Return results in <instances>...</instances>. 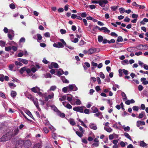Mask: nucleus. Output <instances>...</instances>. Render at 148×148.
Segmentation results:
<instances>
[{"label":"nucleus","mask_w":148,"mask_h":148,"mask_svg":"<svg viewBox=\"0 0 148 148\" xmlns=\"http://www.w3.org/2000/svg\"><path fill=\"white\" fill-rule=\"evenodd\" d=\"M33 101L36 107L38 106H39L38 101L37 99H33Z\"/></svg>","instance_id":"4be33fe9"},{"label":"nucleus","mask_w":148,"mask_h":148,"mask_svg":"<svg viewBox=\"0 0 148 148\" xmlns=\"http://www.w3.org/2000/svg\"><path fill=\"white\" fill-rule=\"evenodd\" d=\"M41 147V145L40 143L36 144L34 146V148H40Z\"/></svg>","instance_id":"393cba45"},{"label":"nucleus","mask_w":148,"mask_h":148,"mask_svg":"<svg viewBox=\"0 0 148 148\" xmlns=\"http://www.w3.org/2000/svg\"><path fill=\"white\" fill-rule=\"evenodd\" d=\"M146 78L145 77L141 78L140 81L142 82V84L143 85H146L148 84V81L146 80Z\"/></svg>","instance_id":"9b49d317"},{"label":"nucleus","mask_w":148,"mask_h":148,"mask_svg":"<svg viewBox=\"0 0 148 148\" xmlns=\"http://www.w3.org/2000/svg\"><path fill=\"white\" fill-rule=\"evenodd\" d=\"M100 77L102 79H104L105 78V75L103 73L101 72L100 73Z\"/></svg>","instance_id":"49530a36"},{"label":"nucleus","mask_w":148,"mask_h":148,"mask_svg":"<svg viewBox=\"0 0 148 148\" xmlns=\"http://www.w3.org/2000/svg\"><path fill=\"white\" fill-rule=\"evenodd\" d=\"M145 125V122L144 121H138L137 122V126L139 127L140 125Z\"/></svg>","instance_id":"9d476101"},{"label":"nucleus","mask_w":148,"mask_h":148,"mask_svg":"<svg viewBox=\"0 0 148 148\" xmlns=\"http://www.w3.org/2000/svg\"><path fill=\"white\" fill-rule=\"evenodd\" d=\"M74 130L75 132V133L79 137H82V136H83V134L84 133H82V132H79L78 131H76L75 129H74Z\"/></svg>","instance_id":"ddd939ff"},{"label":"nucleus","mask_w":148,"mask_h":148,"mask_svg":"<svg viewBox=\"0 0 148 148\" xmlns=\"http://www.w3.org/2000/svg\"><path fill=\"white\" fill-rule=\"evenodd\" d=\"M23 144V140H19L15 145L16 148H22Z\"/></svg>","instance_id":"7ed1b4c3"},{"label":"nucleus","mask_w":148,"mask_h":148,"mask_svg":"<svg viewBox=\"0 0 148 148\" xmlns=\"http://www.w3.org/2000/svg\"><path fill=\"white\" fill-rule=\"evenodd\" d=\"M94 125L93 123H91L89 125V127L91 129L95 130L97 129V127L95 125L94 126Z\"/></svg>","instance_id":"dca6fc26"},{"label":"nucleus","mask_w":148,"mask_h":148,"mask_svg":"<svg viewBox=\"0 0 148 148\" xmlns=\"http://www.w3.org/2000/svg\"><path fill=\"white\" fill-rule=\"evenodd\" d=\"M22 62L24 64H27L28 63V61L26 60L23 59Z\"/></svg>","instance_id":"774afa93"},{"label":"nucleus","mask_w":148,"mask_h":148,"mask_svg":"<svg viewBox=\"0 0 148 148\" xmlns=\"http://www.w3.org/2000/svg\"><path fill=\"white\" fill-rule=\"evenodd\" d=\"M124 135L127 138H128L129 140H132L131 138V136L129 135L126 132H125L124 134Z\"/></svg>","instance_id":"5701e85b"},{"label":"nucleus","mask_w":148,"mask_h":148,"mask_svg":"<svg viewBox=\"0 0 148 148\" xmlns=\"http://www.w3.org/2000/svg\"><path fill=\"white\" fill-rule=\"evenodd\" d=\"M61 78V79L63 83H68L69 82V81L66 79L64 76H62Z\"/></svg>","instance_id":"2eb2a0df"},{"label":"nucleus","mask_w":148,"mask_h":148,"mask_svg":"<svg viewBox=\"0 0 148 148\" xmlns=\"http://www.w3.org/2000/svg\"><path fill=\"white\" fill-rule=\"evenodd\" d=\"M66 107L69 109H71L72 108V106L69 103L67 104Z\"/></svg>","instance_id":"3c124183"},{"label":"nucleus","mask_w":148,"mask_h":148,"mask_svg":"<svg viewBox=\"0 0 148 148\" xmlns=\"http://www.w3.org/2000/svg\"><path fill=\"white\" fill-rule=\"evenodd\" d=\"M147 145V144L143 141H140V146L141 147H144Z\"/></svg>","instance_id":"b1692460"},{"label":"nucleus","mask_w":148,"mask_h":148,"mask_svg":"<svg viewBox=\"0 0 148 148\" xmlns=\"http://www.w3.org/2000/svg\"><path fill=\"white\" fill-rule=\"evenodd\" d=\"M62 71L61 72L60 71H58L57 73V75L58 76H60L64 74V72L62 70H61Z\"/></svg>","instance_id":"e433bc0d"},{"label":"nucleus","mask_w":148,"mask_h":148,"mask_svg":"<svg viewBox=\"0 0 148 148\" xmlns=\"http://www.w3.org/2000/svg\"><path fill=\"white\" fill-rule=\"evenodd\" d=\"M26 68L25 67H24L21 68L19 71L20 73L21 74H23L24 72L26 71Z\"/></svg>","instance_id":"a878e982"},{"label":"nucleus","mask_w":148,"mask_h":148,"mask_svg":"<svg viewBox=\"0 0 148 148\" xmlns=\"http://www.w3.org/2000/svg\"><path fill=\"white\" fill-rule=\"evenodd\" d=\"M84 108L86 107L85 106H78L73 108V109L75 111L83 113L84 112Z\"/></svg>","instance_id":"f03ea898"},{"label":"nucleus","mask_w":148,"mask_h":148,"mask_svg":"<svg viewBox=\"0 0 148 148\" xmlns=\"http://www.w3.org/2000/svg\"><path fill=\"white\" fill-rule=\"evenodd\" d=\"M79 121L81 123V125L86 128H87V126L80 119L79 120Z\"/></svg>","instance_id":"7c9ffc66"},{"label":"nucleus","mask_w":148,"mask_h":148,"mask_svg":"<svg viewBox=\"0 0 148 148\" xmlns=\"http://www.w3.org/2000/svg\"><path fill=\"white\" fill-rule=\"evenodd\" d=\"M56 88V86H52L50 88V90L54 91Z\"/></svg>","instance_id":"864d4df0"},{"label":"nucleus","mask_w":148,"mask_h":148,"mask_svg":"<svg viewBox=\"0 0 148 148\" xmlns=\"http://www.w3.org/2000/svg\"><path fill=\"white\" fill-rule=\"evenodd\" d=\"M121 95L122 97H125V98H123V100H126L127 99V97H126V95L123 92H122Z\"/></svg>","instance_id":"c03bdc74"},{"label":"nucleus","mask_w":148,"mask_h":148,"mask_svg":"<svg viewBox=\"0 0 148 148\" xmlns=\"http://www.w3.org/2000/svg\"><path fill=\"white\" fill-rule=\"evenodd\" d=\"M132 108L133 110L138 111L139 109V108L137 106H133Z\"/></svg>","instance_id":"ea45409f"},{"label":"nucleus","mask_w":148,"mask_h":148,"mask_svg":"<svg viewBox=\"0 0 148 148\" xmlns=\"http://www.w3.org/2000/svg\"><path fill=\"white\" fill-rule=\"evenodd\" d=\"M98 41L99 42H101L103 40V37L101 36H99L98 37Z\"/></svg>","instance_id":"bb28decb"},{"label":"nucleus","mask_w":148,"mask_h":148,"mask_svg":"<svg viewBox=\"0 0 148 148\" xmlns=\"http://www.w3.org/2000/svg\"><path fill=\"white\" fill-rule=\"evenodd\" d=\"M58 48H60V47L63 48L64 47V45H63L62 44L61 42H58Z\"/></svg>","instance_id":"79ce46f5"},{"label":"nucleus","mask_w":148,"mask_h":148,"mask_svg":"<svg viewBox=\"0 0 148 148\" xmlns=\"http://www.w3.org/2000/svg\"><path fill=\"white\" fill-rule=\"evenodd\" d=\"M45 36L46 37H49L50 36V34L49 32H47L44 34Z\"/></svg>","instance_id":"4d7b16f0"},{"label":"nucleus","mask_w":148,"mask_h":148,"mask_svg":"<svg viewBox=\"0 0 148 148\" xmlns=\"http://www.w3.org/2000/svg\"><path fill=\"white\" fill-rule=\"evenodd\" d=\"M57 111L56 112L57 114L60 117L64 118L65 117V115L64 113H61V112L59 111L58 109L56 108Z\"/></svg>","instance_id":"0eeeda50"},{"label":"nucleus","mask_w":148,"mask_h":148,"mask_svg":"<svg viewBox=\"0 0 148 148\" xmlns=\"http://www.w3.org/2000/svg\"><path fill=\"white\" fill-rule=\"evenodd\" d=\"M69 123L70 124L73 126L75 124V123L73 119H71Z\"/></svg>","instance_id":"cd10ccee"},{"label":"nucleus","mask_w":148,"mask_h":148,"mask_svg":"<svg viewBox=\"0 0 148 148\" xmlns=\"http://www.w3.org/2000/svg\"><path fill=\"white\" fill-rule=\"evenodd\" d=\"M103 30V32L104 33L108 32V33H109L110 32V30L108 29H107V28L106 27H104Z\"/></svg>","instance_id":"f704fd0d"},{"label":"nucleus","mask_w":148,"mask_h":148,"mask_svg":"<svg viewBox=\"0 0 148 148\" xmlns=\"http://www.w3.org/2000/svg\"><path fill=\"white\" fill-rule=\"evenodd\" d=\"M100 115H102V113L101 112H99L94 114V116L97 117H98Z\"/></svg>","instance_id":"6e6d98bb"},{"label":"nucleus","mask_w":148,"mask_h":148,"mask_svg":"<svg viewBox=\"0 0 148 148\" xmlns=\"http://www.w3.org/2000/svg\"><path fill=\"white\" fill-rule=\"evenodd\" d=\"M27 97L31 100H33V99H34L32 95H28L27 96Z\"/></svg>","instance_id":"bf43d9fd"},{"label":"nucleus","mask_w":148,"mask_h":148,"mask_svg":"<svg viewBox=\"0 0 148 148\" xmlns=\"http://www.w3.org/2000/svg\"><path fill=\"white\" fill-rule=\"evenodd\" d=\"M5 51H9L11 49L12 47L10 46L7 47H5Z\"/></svg>","instance_id":"37998d69"},{"label":"nucleus","mask_w":148,"mask_h":148,"mask_svg":"<svg viewBox=\"0 0 148 148\" xmlns=\"http://www.w3.org/2000/svg\"><path fill=\"white\" fill-rule=\"evenodd\" d=\"M119 10L120 13H123L125 12V9L123 8H121L119 9Z\"/></svg>","instance_id":"c9c22d12"},{"label":"nucleus","mask_w":148,"mask_h":148,"mask_svg":"<svg viewBox=\"0 0 148 148\" xmlns=\"http://www.w3.org/2000/svg\"><path fill=\"white\" fill-rule=\"evenodd\" d=\"M123 39L121 36H119L117 38V41L118 42H122L123 41Z\"/></svg>","instance_id":"4c0bfd02"},{"label":"nucleus","mask_w":148,"mask_h":148,"mask_svg":"<svg viewBox=\"0 0 148 148\" xmlns=\"http://www.w3.org/2000/svg\"><path fill=\"white\" fill-rule=\"evenodd\" d=\"M123 70H122L121 69H119V76L120 77H121L123 75V72H122Z\"/></svg>","instance_id":"8fccbe9b"},{"label":"nucleus","mask_w":148,"mask_h":148,"mask_svg":"<svg viewBox=\"0 0 148 148\" xmlns=\"http://www.w3.org/2000/svg\"><path fill=\"white\" fill-rule=\"evenodd\" d=\"M25 38L24 37H22L19 40L20 42H25Z\"/></svg>","instance_id":"052dcab7"},{"label":"nucleus","mask_w":148,"mask_h":148,"mask_svg":"<svg viewBox=\"0 0 148 148\" xmlns=\"http://www.w3.org/2000/svg\"><path fill=\"white\" fill-rule=\"evenodd\" d=\"M137 49L140 50H145V49L143 48V45L140 44L137 46L136 47Z\"/></svg>","instance_id":"f8f14e48"},{"label":"nucleus","mask_w":148,"mask_h":148,"mask_svg":"<svg viewBox=\"0 0 148 148\" xmlns=\"http://www.w3.org/2000/svg\"><path fill=\"white\" fill-rule=\"evenodd\" d=\"M52 64H53V67L54 68L58 69L59 68V65L57 63L54 62H52Z\"/></svg>","instance_id":"c85d7f7f"},{"label":"nucleus","mask_w":148,"mask_h":148,"mask_svg":"<svg viewBox=\"0 0 148 148\" xmlns=\"http://www.w3.org/2000/svg\"><path fill=\"white\" fill-rule=\"evenodd\" d=\"M66 95L63 96L61 98H60L59 99L60 101H62L63 100H65L66 99Z\"/></svg>","instance_id":"473e14b6"},{"label":"nucleus","mask_w":148,"mask_h":148,"mask_svg":"<svg viewBox=\"0 0 148 148\" xmlns=\"http://www.w3.org/2000/svg\"><path fill=\"white\" fill-rule=\"evenodd\" d=\"M17 95L16 92L14 91H12L11 92V95L12 97L14 98L16 97Z\"/></svg>","instance_id":"f3484780"},{"label":"nucleus","mask_w":148,"mask_h":148,"mask_svg":"<svg viewBox=\"0 0 148 148\" xmlns=\"http://www.w3.org/2000/svg\"><path fill=\"white\" fill-rule=\"evenodd\" d=\"M104 129L108 132H111L112 130V129L109 127H105Z\"/></svg>","instance_id":"a211bd4d"},{"label":"nucleus","mask_w":148,"mask_h":148,"mask_svg":"<svg viewBox=\"0 0 148 148\" xmlns=\"http://www.w3.org/2000/svg\"><path fill=\"white\" fill-rule=\"evenodd\" d=\"M43 123L46 126H48L50 125V123L47 119H45L43 121Z\"/></svg>","instance_id":"aec40b11"},{"label":"nucleus","mask_w":148,"mask_h":148,"mask_svg":"<svg viewBox=\"0 0 148 148\" xmlns=\"http://www.w3.org/2000/svg\"><path fill=\"white\" fill-rule=\"evenodd\" d=\"M132 16L133 18L137 19V18L138 17V14H132Z\"/></svg>","instance_id":"09e8293b"},{"label":"nucleus","mask_w":148,"mask_h":148,"mask_svg":"<svg viewBox=\"0 0 148 148\" xmlns=\"http://www.w3.org/2000/svg\"><path fill=\"white\" fill-rule=\"evenodd\" d=\"M12 138V137L11 135V132H8L5 135H3L0 139V141L4 142L10 140Z\"/></svg>","instance_id":"f257e3e1"},{"label":"nucleus","mask_w":148,"mask_h":148,"mask_svg":"<svg viewBox=\"0 0 148 148\" xmlns=\"http://www.w3.org/2000/svg\"><path fill=\"white\" fill-rule=\"evenodd\" d=\"M130 21V19L127 16H126L125 17V19L124 20V21L125 22H129Z\"/></svg>","instance_id":"338daca9"},{"label":"nucleus","mask_w":148,"mask_h":148,"mask_svg":"<svg viewBox=\"0 0 148 148\" xmlns=\"http://www.w3.org/2000/svg\"><path fill=\"white\" fill-rule=\"evenodd\" d=\"M31 145L30 142L29 140H27L24 141H23V145L25 148H28L30 147Z\"/></svg>","instance_id":"39448f33"},{"label":"nucleus","mask_w":148,"mask_h":148,"mask_svg":"<svg viewBox=\"0 0 148 148\" xmlns=\"http://www.w3.org/2000/svg\"><path fill=\"white\" fill-rule=\"evenodd\" d=\"M54 95V94L53 93L51 95H49L47 97H48L49 99H51L53 98Z\"/></svg>","instance_id":"5fc2aeb1"},{"label":"nucleus","mask_w":148,"mask_h":148,"mask_svg":"<svg viewBox=\"0 0 148 148\" xmlns=\"http://www.w3.org/2000/svg\"><path fill=\"white\" fill-rule=\"evenodd\" d=\"M5 42L3 40H0V45L2 47H3L5 46Z\"/></svg>","instance_id":"c756f323"},{"label":"nucleus","mask_w":148,"mask_h":148,"mask_svg":"<svg viewBox=\"0 0 148 148\" xmlns=\"http://www.w3.org/2000/svg\"><path fill=\"white\" fill-rule=\"evenodd\" d=\"M19 131V130L18 128H17L16 129H14V130L13 132H11V135L12 137H14L15 136L17 135L18 134Z\"/></svg>","instance_id":"423d86ee"},{"label":"nucleus","mask_w":148,"mask_h":148,"mask_svg":"<svg viewBox=\"0 0 148 148\" xmlns=\"http://www.w3.org/2000/svg\"><path fill=\"white\" fill-rule=\"evenodd\" d=\"M90 110L89 109H86L84 110V112L87 114H88L89 113Z\"/></svg>","instance_id":"680f3d73"},{"label":"nucleus","mask_w":148,"mask_h":148,"mask_svg":"<svg viewBox=\"0 0 148 148\" xmlns=\"http://www.w3.org/2000/svg\"><path fill=\"white\" fill-rule=\"evenodd\" d=\"M87 16V14L85 12H84L82 13L81 16L83 18L86 17Z\"/></svg>","instance_id":"de8ad7c7"},{"label":"nucleus","mask_w":148,"mask_h":148,"mask_svg":"<svg viewBox=\"0 0 148 148\" xmlns=\"http://www.w3.org/2000/svg\"><path fill=\"white\" fill-rule=\"evenodd\" d=\"M8 85L12 89H13L16 86V85L13 83H8Z\"/></svg>","instance_id":"6ab92c4d"},{"label":"nucleus","mask_w":148,"mask_h":148,"mask_svg":"<svg viewBox=\"0 0 148 148\" xmlns=\"http://www.w3.org/2000/svg\"><path fill=\"white\" fill-rule=\"evenodd\" d=\"M60 32L62 34H65L66 33V31L64 29H61L60 30Z\"/></svg>","instance_id":"69168bd1"},{"label":"nucleus","mask_w":148,"mask_h":148,"mask_svg":"<svg viewBox=\"0 0 148 148\" xmlns=\"http://www.w3.org/2000/svg\"><path fill=\"white\" fill-rule=\"evenodd\" d=\"M25 113L27 114L28 116H29L32 119L34 120V119L30 111L28 110H26L25 111Z\"/></svg>","instance_id":"4468645a"},{"label":"nucleus","mask_w":148,"mask_h":148,"mask_svg":"<svg viewBox=\"0 0 148 148\" xmlns=\"http://www.w3.org/2000/svg\"><path fill=\"white\" fill-rule=\"evenodd\" d=\"M76 104L77 105H80L81 103L80 100L79 99H77V101L75 102Z\"/></svg>","instance_id":"603ef678"},{"label":"nucleus","mask_w":148,"mask_h":148,"mask_svg":"<svg viewBox=\"0 0 148 148\" xmlns=\"http://www.w3.org/2000/svg\"><path fill=\"white\" fill-rule=\"evenodd\" d=\"M37 40H40L42 39V37L41 35L39 34H37Z\"/></svg>","instance_id":"a19ab883"},{"label":"nucleus","mask_w":148,"mask_h":148,"mask_svg":"<svg viewBox=\"0 0 148 148\" xmlns=\"http://www.w3.org/2000/svg\"><path fill=\"white\" fill-rule=\"evenodd\" d=\"M15 64L16 66H21L23 65V64L19 62L15 61Z\"/></svg>","instance_id":"2f4dec72"},{"label":"nucleus","mask_w":148,"mask_h":148,"mask_svg":"<svg viewBox=\"0 0 148 148\" xmlns=\"http://www.w3.org/2000/svg\"><path fill=\"white\" fill-rule=\"evenodd\" d=\"M32 91L34 93H37L38 91H40V89L37 86H36L31 89Z\"/></svg>","instance_id":"1a4fd4ad"},{"label":"nucleus","mask_w":148,"mask_h":148,"mask_svg":"<svg viewBox=\"0 0 148 148\" xmlns=\"http://www.w3.org/2000/svg\"><path fill=\"white\" fill-rule=\"evenodd\" d=\"M143 113H145L144 112H142V113H140L139 114V116L138 117V118L140 119L142 118L143 117L144 115Z\"/></svg>","instance_id":"a18cd8bd"},{"label":"nucleus","mask_w":148,"mask_h":148,"mask_svg":"<svg viewBox=\"0 0 148 148\" xmlns=\"http://www.w3.org/2000/svg\"><path fill=\"white\" fill-rule=\"evenodd\" d=\"M119 7L118 6H112L111 7V9L112 10L114 11H115L116 9H117L118 8V7Z\"/></svg>","instance_id":"58836bf2"},{"label":"nucleus","mask_w":148,"mask_h":148,"mask_svg":"<svg viewBox=\"0 0 148 148\" xmlns=\"http://www.w3.org/2000/svg\"><path fill=\"white\" fill-rule=\"evenodd\" d=\"M96 51V48H92L90 49L88 51V53L90 55L92 54L95 53Z\"/></svg>","instance_id":"6e6552de"},{"label":"nucleus","mask_w":148,"mask_h":148,"mask_svg":"<svg viewBox=\"0 0 148 148\" xmlns=\"http://www.w3.org/2000/svg\"><path fill=\"white\" fill-rule=\"evenodd\" d=\"M10 7L11 9L13 10L15 8L16 6L14 3H12L10 4Z\"/></svg>","instance_id":"72a5a7b5"},{"label":"nucleus","mask_w":148,"mask_h":148,"mask_svg":"<svg viewBox=\"0 0 148 148\" xmlns=\"http://www.w3.org/2000/svg\"><path fill=\"white\" fill-rule=\"evenodd\" d=\"M99 4L101 7H104L105 5L107 4L108 1L107 0H99Z\"/></svg>","instance_id":"20e7f679"},{"label":"nucleus","mask_w":148,"mask_h":148,"mask_svg":"<svg viewBox=\"0 0 148 148\" xmlns=\"http://www.w3.org/2000/svg\"><path fill=\"white\" fill-rule=\"evenodd\" d=\"M74 86H75V85H73V84H70L68 86V88L69 89V90L70 91H71L74 88Z\"/></svg>","instance_id":"412c9836"},{"label":"nucleus","mask_w":148,"mask_h":148,"mask_svg":"<svg viewBox=\"0 0 148 148\" xmlns=\"http://www.w3.org/2000/svg\"><path fill=\"white\" fill-rule=\"evenodd\" d=\"M123 73L125 75H127L128 74V71L127 70H125V69H123L122 70Z\"/></svg>","instance_id":"e2e57ef3"},{"label":"nucleus","mask_w":148,"mask_h":148,"mask_svg":"<svg viewBox=\"0 0 148 148\" xmlns=\"http://www.w3.org/2000/svg\"><path fill=\"white\" fill-rule=\"evenodd\" d=\"M143 89V86L141 85H139L138 86V89L139 91H141Z\"/></svg>","instance_id":"13d9d810"},{"label":"nucleus","mask_w":148,"mask_h":148,"mask_svg":"<svg viewBox=\"0 0 148 148\" xmlns=\"http://www.w3.org/2000/svg\"><path fill=\"white\" fill-rule=\"evenodd\" d=\"M110 34L112 36H115L116 37H117L118 36L117 34L114 32H111Z\"/></svg>","instance_id":"0e129e2a"}]
</instances>
